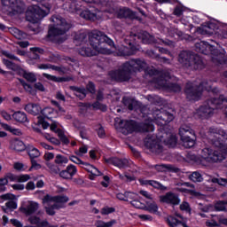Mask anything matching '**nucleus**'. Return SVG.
I'll return each mask as SVG.
<instances>
[{"mask_svg":"<svg viewBox=\"0 0 227 227\" xmlns=\"http://www.w3.org/2000/svg\"><path fill=\"white\" fill-rule=\"evenodd\" d=\"M6 185H8V179L5 176L0 178V192H4V191H6Z\"/></svg>","mask_w":227,"mask_h":227,"instance_id":"nucleus-48","label":"nucleus"},{"mask_svg":"<svg viewBox=\"0 0 227 227\" xmlns=\"http://www.w3.org/2000/svg\"><path fill=\"white\" fill-rule=\"evenodd\" d=\"M37 3H42L41 5H31L28 7L26 12V19L28 22H32L33 24H36L40 20L43 19V17H47L48 13H51V8L52 5L51 4V1L52 0H35ZM47 1V3H45Z\"/></svg>","mask_w":227,"mask_h":227,"instance_id":"nucleus-7","label":"nucleus"},{"mask_svg":"<svg viewBox=\"0 0 227 227\" xmlns=\"http://www.w3.org/2000/svg\"><path fill=\"white\" fill-rule=\"evenodd\" d=\"M11 34L12 35H14L15 38H17L18 40H22L24 38H26L27 35L26 33L19 30V28H11Z\"/></svg>","mask_w":227,"mask_h":227,"instance_id":"nucleus-36","label":"nucleus"},{"mask_svg":"<svg viewBox=\"0 0 227 227\" xmlns=\"http://www.w3.org/2000/svg\"><path fill=\"white\" fill-rule=\"evenodd\" d=\"M55 164H59V166H63V164H68V158L57 154L54 160Z\"/></svg>","mask_w":227,"mask_h":227,"instance_id":"nucleus-38","label":"nucleus"},{"mask_svg":"<svg viewBox=\"0 0 227 227\" xmlns=\"http://www.w3.org/2000/svg\"><path fill=\"white\" fill-rule=\"evenodd\" d=\"M183 14H184V7L176 6L174 10V15H176V17H182Z\"/></svg>","mask_w":227,"mask_h":227,"instance_id":"nucleus-55","label":"nucleus"},{"mask_svg":"<svg viewBox=\"0 0 227 227\" xmlns=\"http://www.w3.org/2000/svg\"><path fill=\"white\" fill-rule=\"evenodd\" d=\"M48 168H49L51 173H53L54 175H58V173L59 174L60 173L59 168L54 164H49Z\"/></svg>","mask_w":227,"mask_h":227,"instance_id":"nucleus-54","label":"nucleus"},{"mask_svg":"<svg viewBox=\"0 0 227 227\" xmlns=\"http://www.w3.org/2000/svg\"><path fill=\"white\" fill-rule=\"evenodd\" d=\"M0 114L1 116L6 120L7 121H10V120H12V115H10V114H8L6 111L2 110L0 111Z\"/></svg>","mask_w":227,"mask_h":227,"instance_id":"nucleus-63","label":"nucleus"},{"mask_svg":"<svg viewBox=\"0 0 227 227\" xmlns=\"http://www.w3.org/2000/svg\"><path fill=\"white\" fill-rule=\"evenodd\" d=\"M147 210H149L151 214H155L159 210V207L155 202H152L147 205Z\"/></svg>","mask_w":227,"mask_h":227,"instance_id":"nucleus-46","label":"nucleus"},{"mask_svg":"<svg viewBox=\"0 0 227 227\" xmlns=\"http://www.w3.org/2000/svg\"><path fill=\"white\" fill-rule=\"evenodd\" d=\"M179 136L184 148H192L196 144L194 141V130L189 126H182L179 129Z\"/></svg>","mask_w":227,"mask_h":227,"instance_id":"nucleus-13","label":"nucleus"},{"mask_svg":"<svg viewBox=\"0 0 227 227\" xmlns=\"http://www.w3.org/2000/svg\"><path fill=\"white\" fill-rule=\"evenodd\" d=\"M5 206L7 208H10L11 210H15L17 208V202L13 200H9L8 202L5 203Z\"/></svg>","mask_w":227,"mask_h":227,"instance_id":"nucleus-59","label":"nucleus"},{"mask_svg":"<svg viewBox=\"0 0 227 227\" xmlns=\"http://www.w3.org/2000/svg\"><path fill=\"white\" fill-rule=\"evenodd\" d=\"M89 40L93 50H90L87 46H83L79 50V54H81V56L90 58L95 56L97 52L99 54L109 55L118 51L114 45V42L100 31H93L90 35Z\"/></svg>","mask_w":227,"mask_h":227,"instance_id":"nucleus-2","label":"nucleus"},{"mask_svg":"<svg viewBox=\"0 0 227 227\" xmlns=\"http://www.w3.org/2000/svg\"><path fill=\"white\" fill-rule=\"evenodd\" d=\"M3 63L4 65H5V67L9 69V70H17L19 67H17V65H15V63L6 59H3Z\"/></svg>","mask_w":227,"mask_h":227,"instance_id":"nucleus-41","label":"nucleus"},{"mask_svg":"<svg viewBox=\"0 0 227 227\" xmlns=\"http://www.w3.org/2000/svg\"><path fill=\"white\" fill-rule=\"evenodd\" d=\"M148 74L155 76L153 82L156 84L157 88L166 90L167 91H174L175 93L181 91L182 87L180 85L168 82L171 78L169 70L159 71L157 69H151L148 71Z\"/></svg>","mask_w":227,"mask_h":227,"instance_id":"nucleus-5","label":"nucleus"},{"mask_svg":"<svg viewBox=\"0 0 227 227\" xmlns=\"http://www.w3.org/2000/svg\"><path fill=\"white\" fill-rule=\"evenodd\" d=\"M31 176L29 175L25 174V175H20L18 176V182L22 183V182H27Z\"/></svg>","mask_w":227,"mask_h":227,"instance_id":"nucleus-61","label":"nucleus"},{"mask_svg":"<svg viewBox=\"0 0 227 227\" xmlns=\"http://www.w3.org/2000/svg\"><path fill=\"white\" fill-rule=\"evenodd\" d=\"M155 169L157 171H160V172H164V171H169V169H171V165H164V164H161V165H155Z\"/></svg>","mask_w":227,"mask_h":227,"instance_id":"nucleus-45","label":"nucleus"},{"mask_svg":"<svg viewBox=\"0 0 227 227\" xmlns=\"http://www.w3.org/2000/svg\"><path fill=\"white\" fill-rule=\"evenodd\" d=\"M24 79L28 81V82H36V75L33 73H25Z\"/></svg>","mask_w":227,"mask_h":227,"instance_id":"nucleus-44","label":"nucleus"},{"mask_svg":"<svg viewBox=\"0 0 227 227\" xmlns=\"http://www.w3.org/2000/svg\"><path fill=\"white\" fill-rule=\"evenodd\" d=\"M12 146L16 152H24L26 150V145H24V142L19 139L13 140Z\"/></svg>","mask_w":227,"mask_h":227,"instance_id":"nucleus-33","label":"nucleus"},{"mask_svg":"<svg viewBox=\"0 0 227 227\" xmlns=\"http://www.w3.org/2000/svg\"><path fill=\"white\" fill-rule=\"evenodd\" d=\"M223 107H227V97L221 95L218 98H212L204 103L196 111V115L199 118H208L214 113V109H223Z\"/></svg>","mask_w":227,"mask_h":227,"instance_id":"nucleus-8","label":"nucleus"},{"mask_svg":"<svg viewBox=\"0 0 227 227\" xmlns=\"http://www.w3.org/2000/svg\"><path fill=\"white\" fill-rule=\"evenodd\" d=\"M143 70L154 79L155 75H151L148 71L155 70V68H148L146 62L140 59H133L124 63L120 70L110 72V77L114 79V81L125 82L130 79L132 74L136 72H143Z\"/></svg>","mask_w":227,"mask_h":227,"instance_id":"nucleus-3","label":"nucleus"},{"mask_svg":"<svg viewBox=\"0 0 227 227\" xmlns=\"http://www.w3.org/2000/svg\"><path fill=\"white\" fill-rule=\"evenodd\" d=\"M92 107L94 109H102L103 111H106V106L104 104H101L100 102L97 101L92 105Z\"/></svg>","mask_w":227,"mask_h":227,"instance_id":"nucleus-57","label":"nucleus"},{"mask_svg":"<svg viewBox=\"0 0 227 227\" xmlns=\"http://www.w3.org/2000/svg\"><path fill=\"white\" fill-rule=\"evenodd\" d=\"M121 127V132L125 136L132 134V132H137V123L134 121H121L119 123Z\"/></svg>","mask_w":227,"mask_h":227,"instance_id":"nucleus-17","label":"nucleus"},{"mask_svg":"<svg viewBox=\"0 0 227 227\" xmlns=\"http://www.w3.org/2000/svg\"><path fill=\"white\" fill-rule=\"evenodd\" d=\"M38 208H40L38 202L27 200L22 203L20 210L22 212V214H25V215H33V214H35Z\"/></svg>","mask_w":227,"mask_h":227,"instance_id":"nucleus-16","label":"nucleus"},{"mask_svg":"<svg viewBox=\"0 0 227 227\" xmlns=\"http://www.w3.org/2000/svg\"><path fill=\"white\" fill-rule=\"evenodd\" d=\"M189 180L192 182H203V176L200 172L195 171L189 176Z\"/></svg>","mask_w":227,"mask_h":227,"instance_id":"nucleus-39","label":"nucleus"},{"mask_svg":"<svg viewBox=\"0 0 227 227\" xmlns=\"http://www.w3.org/2000/svg\"><path fill=\"white\" fill-rule=\"evenodd\" d=\"M130 203L135 208H145V203H142L138 200H133Z\"/></svg>","mask_w":227,"mask_h":227,"instance_id":"nucleus-50","label":"nucleus"},{"mask_svg":"<svg viewBox=\"0 0 227 227\" xmlns=\"http://www.w3.org/2000/svg\"><path fill=\"white\" fill-rule=\"evenodd\" d=\"M39 227H58V224H51L47 220L39 222Z\"/></svg>","mask_w":227,"mask_h":227,"instance_id":"nucleus-58","label":"nucleus"},{"mask_svg":"<svg viewBox=\"0 0 227 227\" xmlns=\"http://www.w3.org/2000/svg\"><path fill=\"white\" fill-rule=\"evenodd\" d=\"M5 178L8 180H10V182H18V176H15L12 173H9L5 176Z\"/></svg>","mask_w":227,"mask_h":227,"instance_id":"nucleus-62","label":"nucleus"},{"mask_svg":"<svg viewBox=\"0 0 227 227\" xmlns=\"http://www.w3.org/2000/svg\"><path fill=\"white\" fill-rule=\"evenodd\" d=\"M202 35H214L215 33V25L210 23L201 27Z\"/></svg>","mask_w":227,"mask_h":227,"instance_id":"nucleus-31","label":"nucleus"},{"mask_svg":"<svg viewBox=\"0 0 227 227\" xmlns=\"http://www.w3.org/2000/svg\"><path fill=\"white\" fill-rule=\"evenodd\" d=\"M178 61L188 70H203L205 68L203 59L191 51H181L178 56Z\"/></svg>","mask_w":227,"mask_h":227,"instance_id":"nucleus-9","label":"nucleus"},{"mask_svg":"<svg viewBox=\"0 0 227 227\" xmlns=\"http://www.w3.org/2000/svg\"><path fill=\"white\" fill-rule=\"evenodd\" d=\"M226 205H227V201H218L215 203V210H217L218 212H223L224 210H226Z\"/></svg>","mask_w":227,"mask_h":227,"instance_id":"nucleus-42","label":"nucleus"},{"mask_svg":"<svg viewBox=\"0 0 227 227\" xmlns=\"http://www.w3.org/2000/svg\"><path fill=\"white\" fill-rule=\"evenodd\" d=\"M209 141L219 148V151L206 147L201 151V157L206 162H221L224 160V153H227V134L223 129L210 128L207 133Z\"/></svg>","mask_w":227,"mask_h":227,"instance_id":"nucleus-1","label":"nucleus"},{"mask_svg":"<svg viewBox=\"0 0 227 227\" xmlns=\"http://www.w3.org/2000/svg\"><path fill=\"white\" fill-rule=\"evenodd\" d=\"M43 203L44 205V208L48 215H55L56 214L55 210H59V208H61V206L56 205L52 201L45 202V197L43 199Z\"/></svg>","mask_w":227,"mask_h":227,"instance_id":"nucleus-22","label":"nucleus"},{"mask_svg":"<svg viewBox=\"0 0 227 227\" xmlns=\"http://www.w3.org/2000/svg\"><path fill=\"white\" fill-rule=\"evenodd\" d=\"M87 38L88 35L86 33H80L75 35L74 43L75 45H82V43L86 42Z\"/></svg>","mask_w":227,"mask_h":227,"instance_id":"nucleus-35","label":"nucleus"},{"mask_svg":"<svg viewBox=\"0 0 227 227\" xmlns=\"http://www.w3.org/2000/svg\"><path fill=\"white\" fill-rule=\"evenodd\" d=\"M108 12L109 13H116L117 12L119 19H127V17H130L131 13H132V12L129 11V9L125 8V7L119 9V11H116V9L112 8V9L108 10Z\"/></svg>","mask_w":227,"mask_h":227,"instance_id":"nucleus-24","label":"nucleus"},{"mask_svg":"<svg viewBox=\"0 0 227 227\" xmlns=\"http://www.w3.org/2000/svg\"><path fill=\"white\" fill-rule=\"evenodd\" d=\"M134 36H136V35L134 34L124 36V42L129 45V47L121 46L117 51L118 56H133V54H136V52H137V48H136V46H133L132 44V40H134Z\"/></svg>","mask_w":227,"mask_h":227,"instance_id":"nucleus-15","label":"nucleus"},{"mask_svg":"<svg viewBox=\"0 0 227 227\" xmlns=\"http://www.w3.org/2000/svg\"><path fill=\"white\" fill-rule=\"evenodd\" d=\"M47 201H52L55 205H59L63 208L65 207V203H67L68 201V197L65 195H59V196H54L51 197L50 195H46L44 197V202Z\"/></svg>","mask_w":227,"mask_h":227,"instance_id":"nucleus-20","label":"nucleus"},{"mask_svg":"<svg viewBox=\"0 0 227 227\" xmlns=\"http://www.w3.org/2000/svg\"><path fill=\"white\" fill-rule=\"evenodd\" d=\"M98 13H100V12H97V11L91 12L90 10H85L82 11L80 15L82 19H85L86 20L95 21L100 19V15H98Z\"/></svg>","mask_w":227,"mask_h":227,"instance_id":"nucleus-23","label":"nucleus"},{"mask_svg":"<svg viewBox=\"0 0 227 227\" xmlns=\"http://www.w3.org/2000/svg\"><path fill=\"white\" fill-rule=\"evenodd\" d=\"M137 195L131 192H126V201H130V200H136Z\"/></svg>","mask_w":227,"mask_h":227,"instance_id":"nucleus-60","label":"nucleus"},{"mask_svg":"<svg viewBox=\"0 0 227 227\" xmlns=\"http://www.w3.org/2000/svg\"><path fill=\"white\" fill-rule=\"evenodd\" d=\"M25 111H27V113H29L30 114H34L35 116H36V114H40L42 107H40L39 105L29 103L25 106Z\"/></svg>","mask_w":227,"mask_h":227,"instance_id":"nucleus-27","label":"nucleus"},{"mask_svg":"<svg viewBox=\"0 0 227 227\" xmlns=\"http://www.w3.org/2000/svg\"><path fill=\"white\" fill-rule=\"evenodd\" d=\"M155 128L153 127V124L152 121L143 124L142 130L143 132H153Z\"/></svg>","mask_w":227,"mask_h":227,"instance_id":"nucleus-43","label":"nucleus"},{"mask_svg":"<svg viewBox=\"0 0 227 227\" xmlns=\"http://www.w3.org/2000/svg\"><path fill=\"white\" fill-rule=\"evenodd\" d=\"M69 160H71V162H74V164H78L79 166H86V163H84L82 160L79 159L76 156H70Z\"/></svg>","mask_w":227,"mask_h":227,"instance_id":"nucleus-49","label":"nucleus"},{"mask_svg":"<svg viewBox=\"0 0 227 227\" xmlns=\"http://www.w3.org/2000/svg\"><path fill=\"white\" fill-rule=\"evenodd\" d=\"M77 174V168L74 165H68L64 170L59 173L60 178L63 180H72Z\"/></svg>","mask_w":227,"mask_h":227,"instance_id":"nucleus-18","label":"nucleus"},{"mask_svg":"<svg viewBox=\"0 0 227 227\" xmlns=\"http://www.w3.org/2000/svg\"><path fill=\"white\" fill-rule=\"evenodd\" d=\"M51 22H52L53 25L49 27L48 38L51 42L63 43V42L67 40V37H63V35L67 33V31H70L72 25L67 22V20L63 19L61 16H52Z\"/></svg>","mask_w":227,"mask_h":227,"instance_id":"nucleus-4","label":"nucleus"},{"mask_svg":"<svg viewBox=\"0 0 227 227\" xmlns=\"http://www.w3.org/2000/svg\"><path fill=\"white\" fill-rule=\"evenodd\" d=\"M3 6L7 8L8 15H17L24 12L22 0H1Z\"/></svg>","mask_w":227,"mask_h":227,"instance_id":"nucleus-14","label":"nucleus"},{"mask_svg":"<svg viewBox=\"0 0 227 227\" xmlns=\"http://www.w3.org/2000/svg\"><path fill=\"white\" fill-rule=\"evenodd\" d=\"M85 169L90 173V180H95V176H102V172L90 163H85Z\"/></svg>","mask_w":227,"mask_h":227,"instance_id":"nucleus-25","label":"nucleus"},{"mask_svg":"<svg viewBox=\"0 0 227 227\" xmlns=\"http://www.w3.org/2000/svg\"><path fill=\"white\" fill-rule=\"evenodd\" d=\"M44 118H47L48 120H52V118H56V112H54V109L51 107H45L40 112Z\"/></svg>","mask_w":227,"mask_h":227,"instance_id":"nucleus-29","label":"nucleus"},{"mask_svg":"<svg viewBox=\"0 0 227 227\" xmlns=\"http://www.w3.org/2000/svg\"><path fill=\"white\" fill-rule=\"evenodd\" d=\"M106 162L107 164H112L113 166H115L116 168H119V169H125L126 168H129V162L127 159H120V158H109L106 160Z\"/></svg>","mask_w":227,"mask_h":227,"instance_id":"nucleus-19","label":"nucleus"},{"mask_svg":"<svg viewBox=\"0 0 227 227\" xmlns=\"http://www.w3.org/2000/svg\"><path fill=\"white\" fill-rule=\"evenodd\" d=\"M206 90V91H212V82L204 81L200 86L194 83L188 82L185 88L186 98L190 101H196L201 97V91Z\"/></svg>","mask_w":227,"mask_h":227,"instance_id":"nucleus-11","label":"nucleus"},{"mask_svg":"<svg viewBox=\"0 0 227 227\" xmlns=\"http://www.w3.org/2000/svg\"><path fill=\"white\" fill-rule=\"evenodd\" d=\"M57 134H58L59 139L62 141V143H64V145H68V143H70V141H69L68 138L65 136V134L63 133V131H61V129L57 130Z\"/></svg>","mask_w":227,"mask_h":227,"instance_id":"nucleus-47","label":"nucleus"},{"mask_svg":"<svg viewBox=\"0 0 227 227\" xmlns=\"http://www.w3.org/2000/svg\"><path fill=\"white\" fill-rule=\"evenodd\" d=\"M43 77H45V79H48V81H53V82H59V78L54 75L49 74L47 73H43Z\"/></svg>","mask_w":227,"mask_h":227,"instance_id":"nucleus-52","label":"nucleus"},{"mask_svg":"<svg viewBox=\"0 0 227 227\" xmlns=\"http://www.w3.org/2000/svg\"><path fill=\"white\" fill-rule=\"evenodd\" d=\"M113 212H114V207H105L101 209L102 215H108V214H113Z\"/></svg>","mask_w":227,"mask_h":227,"instance_id":"nucleus-53","label":"nucleus"},{"mask_svg":"<svg viewBox=\"0 0 227 227\" xmlns=\"http://www.w3.org/2000/svg\"><path fill=\"white\" fill-rule=\"evenodd\" d=\"M30 51L33 52V54L35 55L34 57L35 59H38V58H39L38 54L43 53V50L41 48H38V47L30 48Z\"/></svg>","mask_w":227,"mask_h":227,"instance_id":"nucleus-51","label":"nucleus"},{"mask_svg":"<svg viewBox=\"0 0 227 227\" xmlns=\"http://www.w3.org/2000/svg\"><path fill=\"white\" fill-rule=\"evenodd\" d=\"M138 38L143 42V43H155L156 42L155 37L145 31L140 32Z\"/></svg>","mask_w":227,"mask_h":227,"instance_id":"nucleus-26","label":"nucleus"},{"mask_svg":"<svg viewBox=\"0 0 227 227\" xmlns=\"http://www.w3.org/2000/svg\"><path fill=\"white\" fill-rule=\"evenodd\" d=\"M153 117H149L152 121L157 123V125H168L170 121L175 120V115L170 114L169 112H166L160 109H155L152 113Z\"/></svg>","mask_w":227,"mask_h":227,"instance_id":"nucleus-12","label":"nucleus"},{"mask_svg":"<svg viewBox=\"0 0 227 227\" xmlns=\"http://www.w3.org/2000/svg\"><path fill=\"white\" fill-rule=\"evenodd\" d=\"M71 90H73V91H74V95L76 97H78V98H80L81 100H82V98H86V93L88 92V90H86V89L79 88V87H71Z\"/></svg>","mask_w":227,"mask_h":227,"instance_id":"nucleus-32","label":"nucleus"},{"mask_svg":"<svg viewBox=\"0 0 227 227\" xmlns=\"http://www.w3.org/2000/svg\"><path fill=\"white\" fill-rule=\"evenodd\" d=\"M164 137L160 138L157 137L155 135H148L145 139V145L148 150L152 151L153 153H161L162 152V143H164L169 148H173V146L176 145V136L171 134H165V137L168 139H164Z\"/></svg>","mask_w":227,"mask_h":227,"instance_id":"nucleus-6","label":"nucleus"},{"mask_svg":"<svg viewBox=\"0 0 227 227\" xmlns=\"http://www.w3.org/2000/svg\"><path fill=\"white\" fill-rule=\"evenodd\" d=\"M27 152L30 159H37V157H40V151L33 145H28L27 147Z\"/></svg>","mask_w":227,"mask_h":227,"instance_id":"nucleus-34","label":"nucleus"},{"mask_svg":"<svg viewBox=\"0 0 227 227\" xmlns=\"http://www.w3.org/2000/svg\"><path fill=\"white\" fill-rule=\"evenodd\" d=\"M160 201L170 205H178V203H180V199L173 192H167L165 195L160 197Z\"/></svg>","mask_w":227,"mask_h":227,"instance_id":"nucleus-21","label":"nucleus"},{"mask_svg":"<svg viewBox=\"0 0 227 227\" xmlns=\"http://www.w3.org/2000/svg\"><path fill=\"white\" fill-rule=\"evenodd\" d=\"M12 118L20 123H26L27 121V115L24 112H15L12 114Z\"/></svg>","mask_w":227,"mask_h":227,"instance_id":"nucleus-30","label":"nucleus"},{"mask_svg":"<svg viewBox=\"0 0 227 227\" xmlns=\"http://www.w3.org/2000/svg\"><path fill=\"white\" fill-rule=\"evenodd\" d=\"M195 49L197 52H200L201 54H211L212 60L214 63H227V57L224 54V51L220 52L215 50V47L207 42L200 41L195 44Z\"/></svg>","mask_w":227,"mask_h":227,"instance_id":"nucleus-10","label":"nucleus"},{"mask_svg":"<svg viewBox=\"0 0 227 227\" xmlns=\"http://www.w3.org/2000/svg\"><path fill=\"white\" fill-rule=\"evenodd\" d=\"M123 105L129 109V111H132L134 107L137 106V101L132 98L124 97L122 98Z\"/></svg>","mask_w":227,"mask_h":227,"instance_id":"nucleus-28","label":"nucleus"},{"mask_svg":"<svg viewBox=\"0 0 227 227\" xmlns=\"http://www.w3.org/2000/svg\"><path fill=\"white\" fill-rule=\"evenodd\" d=\"M116 224V220H111L110 222L98 221L96 223L97 227H113Z\"/></svg>","mask_w":227,"mask_h":227,"instance_id":"nucleus-40","label":"nucleus"},{"mask_svg":"<svg viewBox=\"0 0 227 227\" xmlns=\"http://www.w3.org/2000/svg\"><path fill=\"white\" fill-rule=\"evenodd\" d=\"M30 224H36L37 227L40 225V217L31 216L28 218Z\"/></svg>","mask_w":227,"mask_h":227,"instance_id":"nucleus-56","label":"nucleus"},{"mask_svg":"<svg viewBox=\"0 0 227 227\" xmlns=\"http://www.w3.org/2000/svg\"><path fill=\"white\" fill-rule=\"evenodd\" d=\"M86 88L90 93H95V84L93 82H90Z\"/></svg>","mask_w":227,"mask_h":227,"instance_id":"nucleus-64","label":"nucleus"},{"mask_svg":"<svg viewBox=\"0 0 227 227\" xmlns=\"http://www.w3.org/2000/svg\"><path fill=\"white\" fill-rule=\"evenodd\" d=\"M145 184L154 187V189H160V191H166V187L157 181L147 180L145 182Z\"/></svg>","mask_w":227,"mask_h":227,"instance_id":"nucleus-37","label":"nucleus"}]
</instances>
